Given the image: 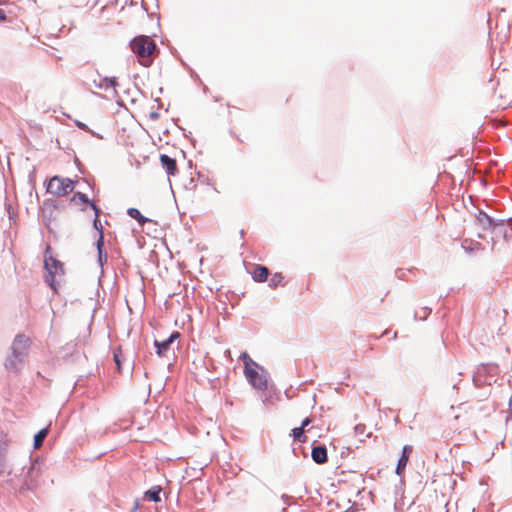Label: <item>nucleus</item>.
I'll return each mask as SVG.
<instances>
[{
  "instance_id": "obj_1",
  "label": "nucleus",
  "mask_w": 512,
  "mask_h": 512,
  "mask_svg": "<svg viewBox=\"0 0 512 512\" xmlns=\"http://www.w3.org/2000/svg\"><path fill=\"white\" fill-rule=\"evenodd\" d=\"M30 339L24 334H17L11 345V353L6 357L4 366L8 372H18L28 356Z\"/></svg>"
},
{
  "instance_id": "obj_2",
  "label": "nucleus",
  "mask_w": 512,
  "mask_h": 512,
  "mask_svg": "<svg viewBox=\"0 0 512 512\" xmlns=\"http://www.w3.org/2000/svg\"><path fill=\"white\" fill-rule=\"evenodd\" d=\"M129 46L131 50L143 60H140V64L148 67L151 64V60L147 59L149 56L153 55L155 51H158L157 45L154 41L150 40V38L146 35H138L134 37Z\"/></svg>"
},
{
  "instance_id": "obj_3",
  "label": "nucleus",
  "mask_w": 512,
  "mask_h": 512,
  "mask_svg": "<svg viewBox=\"0 0 512 512\" xmlns=\"http://www.w3.org/2000/svg\"><path fill=\"white\" fill-rule=\"evenodd\" d=\"M74 187L75 182L73 180L60 176H53L46 185V191L47 193L56 196H64L73 192Z\"/></svg>"
},
{
  "instance_id": "obj_4",
  "label": "nucleus",
  "mask_w": 512,
  "mask_h": 512,
  "mask_svg": "<svg viewBox=\"0 0 512 512\" xmlns=\"http://www.w3.org/2000/svg\"><path fill=\"white\" fill-rule=\"evenodd\" d=\"M41 474L40 465L37 462H31L29 468L24 474L23 484L20 491L29 490L33 491L39 486V476Z\"/></svg>"
},
{
  "instance_id": "obj_5",
  "label": "nucleus",
  "mask_w": 512,
  "mask_h": 512,
  "mask_svg": "<svg viewBox=\"0 0 512 512\" xmlns=\"http://www.w3.org/2000/svg\"><path fill=\"white\" fill-rule=\"evenodd\" d=\"M44 268L47 271L45 282L51 287V289L54 292H56L57 287L55 282V276L58 273V271L63 272V265L59 260L53 258L52 256H45Z\"/></svg>"
},
{
  "instance_id": "obj_6",
  "label": "nucleus",
  "mask_w": 512,
  "mask_h": 512,
  "mask_svg": "<svg viewBox=\"0 0 512 512\" xmlns=\"http://www.w3.org/2000/svg\"><path fill=\"white\" fill-rule=\"evenodd\" d=\"M244 374L247 381L257 390L267 389V379L263 374H260L256 369L249 366L248 362H245Z\"/></svg>"
},
{
  "instance_id": "obj_7",
  "label": "nucleus",
  "mask_w": 512,
  "mask_h": 512,
  "mask_svg": "<svg viewBox=\"0 0 512 512\" xmlns=\"http://www.w3.org/2000/svg\"><path fill=\"white\" fill-rule=\"evenodd\" d=\"M492 229V233L497 237H502L505 242L512 241V217L500 218Z\"/></svg>"
},
{
  "instance_id": "obj_8",
  "label": "nucleus",
  "mask_w": 512,
  "mask_h": 512,
  "mask_svg": "<svg viewBox=\"0 0 512 512\" xmlns=\"http://www.w3.org/2000/svg\"><path fill=\"white\" fill-rule=\"evenodd\" d=\"M475 224L481 227L483 230H491L494 228L500 218L489 215L482 209H478L474 215Z\"/></svg>"
},
{
  "instance_id": "obj_9",
  "label": "nucleus",
  "mask_w": 512,
  "mask_h": 512,
  "mask_svg": "<svg viewBox=\"0 0 512 512\" xmlns=\"http://www.w3.org/2000/svg\"><path fill=\"white\" fill-rule=\"evenodd\" d=\"M77 201H80L85 206H89L94 211V214H96L97 216H100V214L102 213L100 207H98L93 201H91L85 193L75 192L71 197L70 202L76 203Z\"/></svg>"
},
{
  "instance_id": "obj_10",
  "label": "nucleus",
  "mask_w": 512,
  "mask_h": 512,
  "mask_svg": "<svg viewBox=\"0 0 512 512\" xmlns=\"http://www.w3.org/2000/svg\"><path fill=\"white\" fill-rule=\"evenodd\" d=\"M311 457L316 464H325L328 461L326 446L323 444L313 446Z\"/></svg>"
},
{
  "instance_id": "obj_11",
  "label": "nucleus",
  "mask_w": 512,
  "mask_h": 512,
  "mask_svg": "<svg viewBox=\"0 0 512 512\" xmlns=\"http://www.w3.org/2000/svg\"><path fill=\"white\" fill-rule=\"evenodd\" d=\"M412 450H413V448L410 445H405L402 448V454L397 462L396 469H395V473L397 475H401L405 471V468L409 461V456H410V453L412 452Z\"/></svg>"
},
{
  "instance_id": "obj_12",
  "label": "nucleus",
  "mask_w": 512,
  "mask_h": 512,
  "mask_svg": "<svg viewBox=\"0 0 512 512\" xmlns=\"http://www.w3.org/2000/svg\"><path fill=\"white\" fill-rule=\"evenodd\" d=\"M473 384L475 387L480 388L485 385H491L490 379H488V376H486V370L485 367L478 366L476 371L473 374L472 378Z\"/></svg>"
},
{
  "instance_id": "obj_13",
  "label": "nucleus",
  "mask_w": 512,
  "mask_h": 512,
  "mask_svg": "<svg viewBox=\"0 0 512 512\" xmlns=\"http://www.w3.org/2000/svg\"><path fill=\"white\" fill-rule=\"evenodd\" d=\"M160 162L168 176H174L177 173V162L174 158L166 154H161Z\"/></svg>"
},
{
  "instance_id": "obj_14",
  "label": "nucleus",
  "mask_w": 512,
  "mask_h": 512,
  "mask_svg": "<svg viewBox=\"0 0 512 512\" xmlns=\"http://www.w3.org/2000/svg\"><path fill=\"white\" fill-rule=\"evenodd\" d=\"M96 248H97V262L100 267H103L104 264L107 262L108 255L105 250V243H104V236L101 234V236H98V239L96 240Z\"/></svg>"
},
{
  "instance_id": "obj_15",
  "label": "nucleus",
  "mask_w": 512,
  "mask_h": 512,
  "mask_svg": "<svg viewBox=\"0 0 512 512\" xmlns=\"http://www.w3.org/2000/svg\"><path fill=\"white\" fill-rule=\"evenodd\" d=\"M269 269L263 265H255L252 278L255 282L263 283L268 280Z\"/></svg>"
},
{
  "instance_id": "obj_16",
  "label": "nucleus",
  "mask_w": 512,
  "mask_h": 512,
  "mask_svg": "<svg viewBox=\"0 0 512 512\" xmlns=\"http://www.w3.org/2000/svg\"><path fill=\"white\" fill-rule=\"evenodd\" d=\"M57 209V204L52 199H46L43 202L42 212L45 220L50 221L54 218V211Z\"/></svg>"
},
{
  "instance_id": "obj_17",
  "label": "nucleus",
  "mask_w": 512,
  "mask_h": 512,
  "mask_svg": "<svg viewBox=\"0 0 512 512\" xmlns=\"http://www.w3.org/2000/svg\"><path fill=\"white\" fill-rule=\"evenodd\" d=\"M161 492L162 488L160 486H153L144 493V499L154 503H158L161 501Z\"/></svg>"
},
{
  "instance_id": "obj_18",
  "label": "nucleus",
  "mask_w": 512,
  "mask_h": 512,
  "mask_svg": "<svg viewBox=\"0 0 512 512\" xmlns=\"http://www.w3.org/2000/svg\"><path fill=\"white\" fill-rule=\"evenodd\" d=\"M6 449L7 444L5 441V435L2 432H0V474H2L6 469Z\"/></svg>"
},
{
  "instance_id": "obj_19",
  "label": "nucleus",
  "mask_w": 512,
  "mask_h": 512,
  "mask_svg": "<svg viewBox=\"0 0 512 512\" xmlns=\"http://www.w3.org/2000/svg\"><path fill=\"white\" fill-rule=\"evenodd\" d=\"M94 85L98 89H108L110 87L116 88L118 85L117 78L116 77H104L101 81H93Z\"/></svg>"
},
{
  "instance_id": "obj_20",
  "label": "nucleus",
  "mask_w": 512,
  "mask_h": 512,
  "mask_svg": "<svg viewBox=\"0 0 512 512\" xmlns=\"http://www.w3.org/2000/svg\"><path fill=\"white\" fill-rule=\"evenodd\" d=\"M127 214L129 217L135 219L140 226H144L145 223L151 222V220L141 214L137 208H128Z\"/></svg>"
},
{
  "instance_id": "obj_21",
  "label": "nucleus",
  "mask_w": 512,
  "mask_h": 512,
  "mask_svg": "<svg viewBox=\"0 0 512 512\" xmlns=\"http://www.w3.org/2000/svg\"><path fill=\"white\" fill-rule=\"evenodd\" d=\"M480 367H485L486 370V376H488V379H490L491 383L495 382V377L499 373V367L495 363H487V364H480Z\"/></svg>"
},
{
  "instance_id": "obj_22",
  "label": "nucleus",
  "mask_w": 512,
  "mask_h": 512,
  "mask_svg": "<svg viewBox=\"0 0 512 512\" xmlns=\"http://www.w3.org/2000/svg\"><path fill=\"white\" fill-rule=\"evenodd\" d=\"M171 344L167 339L163 341L154 340V347L156 348V353L159 357H163L166 355L167 351L170 349Z\"/></svg>"
},
{
  "instance_id": "obj_23",
  "label": "nucleus",
  "mask_w": 512,
  "mask_h": 512,
  "mask_svg": "<svg viewBox=\"0 0 512 512\" xmlns=\"http://www.w3.org/2000/svg\"><path fill=\"white\" fill-rule=\"evenodd\" d=\"M48 432H49V429L46 427V428H42L34 435L33 446L35 449H39L43 445V442H44L45 438L47 437Z\"/></svg>"
},
{
  "instance_id": "obj_24",
  "label": "nucleus",
  "mask_w": 512,
  "mask_h": 512,
  "mask_svg": "<svg viewBox=\"0 0 512 512\" xmlns=\"http://www.w3.org/2000/svg\"><path fill=\"white\" fill-rule=\"evenodd\" d=\"M291 436L294 440H297L301 443H305L307 441V437L305 436L304 429L302 427H295L291 430Z\"/></svg>"
},
{
  "instance_id": "obj_25",
  "label": "nucleus",
  "mask_w": 512,
  "mask_h": 512,
  "mask_svg": "<svg viewBox=\"0 0 512 512\" xmlns=\"http://www.w3.org/2000/svg\"><path fill=\"white\" fill-rule=\"evenodd\" d=\"M462 247L466 251L472 252L474 250H477V249L481 248V243L473 241V240L465 239L463 241V243H462Z\"/></svg>"
},
{
  "instance_id": "obj_26",
  "label": "nucleus",
  "mask_w": 512,
  "mask_h": 512,
  "mask_svg": "<svg viewBox=\"0 0 512 512\" xmlns=\"http://www.w3.org/2000/svg\"><path fill=\"white\" fill-rule=\"evenodd\" d=\"M431 313V309L429 307H422L420 310L414 313L415 320H426Z\"/></svg>"
},
{
  "instance_id": "obj_27",
  "label": "nucleus",
  "mask_w": 512,
  "mask_h": 512,
  "mask_svg": "<svg viewBox=\"0 0 512 512\" xmlns=\"http://www.w3.org/2000/svg\"><path fill=\"white\" fill-rule=\"evenodd\" d=\"M283 280V276L281 273H274L269 280V286L271 288H276Z\"/></svg>"
},
{
  "instance_id": "obj_28",
  "label": "nucleus",
  "mask_w": 512,
  "mask_h": 512,
  "mask_svg": "<svg viewBox=\"0 0 512 512\" xmlns=\"http://www.w3.org/2000/svg\"><path fill=\"white\" fill-rule=\"evenodd\" d=\"M354 433L358 437H369L371 433H366V426L364 424H357L354 427Z\"/></svg>"
},
{
  "instance_id": "obj_29",
  "label": "nucleus",
  "mask_w": 512,
  "mask_h": 512,
  "mask_svg": "<svg viewBox=\"0 0 512 512\" xmlns=\"http://www.w3.org/2000/svg\"><path fill=\"white\" fill-rule=\"evenodd\" d=\"M93 227L98 232L99 236H101V234L104 236L103 226L101 224V221L99 220V216H97L96 214L93 219Z\"/></svg>"
},
{
  "instance_id": "obj_30",
  "label": "nucleus",
  "mask_w": 512,
  "mask_h": 512,
  "mask_svg": "<svg viewBox=\"0 0 512 512\" xmlns=\"http://www.w3.org/2000/svg\"><path fill=\"white\" fill-rule=\"evenodd\" d=\"M113 356H114L115 364L117 366V370L119 372H121V368H122L121 351L120 350L115 351Z\"/></svg>"
},
{
  "instance_id": "obj_31",
  "label": "nucleus",
  "mask_w": 512,
  "mask_h": 512,
  "mask_svg": "<svg viewBox=\"0 0 512 512\" xmlns=\"http://www.w3.org/2000/svg\"><path fill=\"white\" fill-rule=\"evenodd\" d=\"M241 359H243L244 363L248 362L249 365L252 364V365H254L256 367H259L258 364L256 362H254L246 352H244L241 355Z\"/></svg>"
},
{
  "instance_id": "obj_32",
  "label": "nucleus",
  "mask_w": 512,
  "mask_h": 512,
  "mask_svg": "<svg viewBox=\"0 0 512 512\" xmlns=\"http://www.w3.org/2000/svg\"><path fill=\"white\" fill-rule=\"evenodd\" d=\"M5 208H6L7 212H8L9 219L13 220L14 216H15V212H14V209H13L12 205L10 203H6L5 204Z\"/></svg>"
},
{
  "instance_id": "obj_33",
  "label": "nucleus",
  "mask_w": 512,
  "mask_h": 512,
  "mask_svg": "<svg viewBox=\"0 0 512 512\" xmlns=\"http://www.w3.org/2000/svg\"><path fill=\"white\" fill-rule=\"evenodd\" d=\"M180 337V333L178 331H173L169 337L167 338L168 342L172 345V343Z\"/></svg>"
},
{
  "instance_id": "obj_34",
  "label": "nucleus",
  "mask_w": 512,
  "mask_h": 512,
  "mask_svg": "<svg viewBox=\"0 0 512 512\" xmlns=\"http://www.w3.org/2000/svg\"><path fill=\"white\" fill-rule=\"evenodd\" d=\"M75 123H76L78 128H80L82 130H85V131L89 130L88 126L85 123H83L81 121H78V120Z\"/></svg>"
},
{
  "instance_id": "obj_35",
  "label": "nucleus",
  "mask_w": 512,
  "mask_h": 512,
  "mask_svg": "<svg viewBox=\"0 0 512 512\" xmlns=\"http://www.w3.org/2000/svg\"><path fill=\"white\" fill-rule=\"evenodd\" d=\"M159 116H160V115H159V113H158L157 111H152V112H150V114H149V118H150L151 120H153V121L158 120V119H159Z\"/></svg>"
},
{
  "instance_id": "obj_36",
  "label": "nucleus",
  "mask_w": 512,
  "mask_h": 512,
  "mask_svg": "<svg viewBox=\"0 0 512 512\" xmlns=\"http://www.w3.org/2000/svg\"><path fill=\"white\" fill-rule=\"evenodd\" d=\"M310 424H311V419L309 417H306L305 419H303V421L299 427H302V429H304L305 427H307Z\"/></svg>"
},
{
  "instance_id": "obj_37",
  "label": "nucleus",
  "mask_w": 512,
  "mask_h": 512,
  "mask_svg": "<svg viewBox=\"0 0 512 512\" xmlns=\"http://www.w3.org/2000/svg\"><path fill=\"white\" fill-rule=\"evenodd\" d=\"M281 498L285 504H289L290 496H288L287 494H283Z\"/></svg>"
},
{
  "instance_id": "obj_38",
  "label": "nucleus",
  "mask_w": 512,
  "mask_h": 512,
  "mask_svg": "<svg viewBox=\"0 0 512 512\" xmlns=\"http://www.w3.org/2000/svg\"><path fill=\"white\" fill-rule=\"evenodd\" d=\"M6 20V13L4 10L0 9V21Z\"/></svg>"
},
{
  "instance_id": "obj_39",
  "label": "nucleus",
  "mask_w": 512,
  "mask_h": 512,
  "mask_svg": "<svg viewBox=\"0 0 512 512\" xmlns=\"http://www.w3.org/2000/svg\"><path fill=\"white\" fill-rule=\"evenodd\" d=\"M12 475H13V471H12V470L8 471V476L10 477V478L7 480V482H8V483H12V481H13Z\"/></svg>"
},
{
  "instance_id": "obj_40",
  "label": "nucleus",
  "mask_w": 512,
  "mask_h": 512,
  "mask_svg": "<svg viewBox=\"0 0 512 512\" xmlns=\"http://www.w3.org/2000/svg\"><path fill=\"white\" fill-rule=\"evenodd\" d=\"M139 508L138 502L135 503L133 509L130 512H135Z\"/></svg>"
},
{
  "instance_id": "obj_41",
  "label": "nucleus",
  "mask_w": 512,
  "mask_h": 512,
  "mask_svg": "<svg viewBox=\"0 0 512 512\" xmlns=\"http://www.w3.org/2000/svg\"><path fill=\"white\" fill-rule=\"evenodd\" d=\"M396 337H397V332H394L393 339H396Z\"/></svg>"
},
{
  "instance_id": "obj_42",
  "label": "nucleus",
  "mask_w": 512,
  "mask_h": 512,
  "mask_svg": "<svg viewBox=\"0 0 512 512\" xmlns=\"http://www.w3.org/2000/svg\"><path fill=\"white\" fill-rule=\"evenodd\" d=\"M389 333V330H385L383 335H387Z\"/></svg>"
}]
</instances>
